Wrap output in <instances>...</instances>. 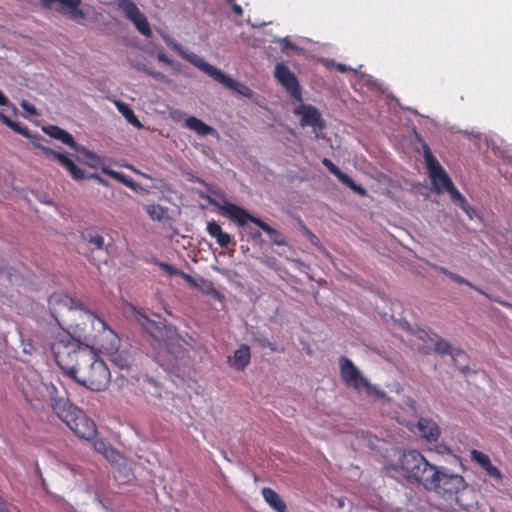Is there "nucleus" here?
<instances>
[{"label":"nucleus","mask_w":512,"mask_h":512,"mask_svg":"<svg viewBox=\"0 0 512 512\" xmlns=\"http://www.w3.org/2000/svg\"><path fill=\"white\" fill-rule=\"evenodd\" d=\"M52 351L60 369L75 382L94 391L108 386L109 369L90 349L60 339L52 344Z\"/></svg>","instance_id":"1"},{"label":"nucleus","mask_w":512,"mask_h":512,"mask_svg":"<svg viewBox=\"0 0 512 512\" xmlns=\"http://www.w3.org/2000/svg\"><path fill=\"white\" fill-rule=\"evenodd\" d=\"M399 468L405 478L421 484L447 501L458 502L457 494L467 486L458 474H449L431 465L419 452H404L399 460Z\"/></svg>","instance_id":"2"},{"label":"nucleus","mask_w":512,"mask_h":512,"mask_svg":"<svg viewBox=\"0 0 512 512\" xmlns=\"http://www.w3.org/2000/svg\"><path fill=\"white\" fill-rule=\"evenodd\" d=\"M68 334L71 342L104 354L112 353L121 345L119 335L106 322H76L68 328Z\"/></svg>","instance_id":"3"},{"label":"nucleus","mask_w":512,"mask_h":512,"mask_svg":"<svg viewBox=\"0 0 512 512\" xmlns=\"http://www.w3.org/2000/svg\"><path fill=\"white\" fill-rule=\"evenodd\" d=\"M173 48L188 62L206 73L215 81L222 84L224 87L233 90L246 98H252L253 91L245 84L232 79L230 76L223 73L220 69L214 67L195 53H187L183 50L182 46L178 43L173 45Z\"/></svg>","instance_id":"4"},{"label":"nucleus","mask_w":512,"mask_h":512,"mask_svg":"<svg viewBox=\"0 0 512 512\" xmlns=\"http://www.w3.org/2000/svg\"><path fill=\"white\" fill-rule=\"evenodd\" d=\"M183 343L184 340L178 337L159 351L158 359L165 369L179 371L189 364L188 350Z\"/></svg>","instance_id":"5"},{"label":"nucleus","mask_w":512,"mask_h":512,"mask_svg":"<svg viewBox=\"0 0 512 512\" xmlns=\"http://www.w3.org/2000/svg\"><path fill=\"white\" fill-rule=\"evenodd\" d=\"M59 418L80 438L91 439L96 434V425L83 411L72 405Z\"/></svg>","instance_id":"6"},{"label":"nucleus","mask_w":512,"mask_h":512,"mask_svg":"<svg viewBox=\"0 0 512 512\" xmlns=\"http://www.w3.org/2000/svg\"><path fill=\"white\" fill-rule=\"evenodd\" d=\"M417 138L422 147L423 157L426 163L429 177L434 186V190L437 193H442L445 191L446 187L452 183V180L448 176L445 169L438 162L436 157L433 155L429 145L419 135H417Z\"/></svg>","instance_id":"7"},{"label":"nucleus","mask_w":512,"mask_h":512,"mask_svg":"<svg viewBox=\"0 0 512 512\" xmlns=\"http://www.w3.org/2000/svg\"><path fill=\"white\" fill-rule=\"evenodd\" d=\"M211 203L217 206L222 214L228 216L232 221H235L239 226H244L248 221L252 222L267 234L275 233V229L268 225L266 222L258 217L251 215L245 208L224 200L222 204L215 201Z\"/></svg>","instance_id":"8"},{"label":"nucleus","mask_w":512,"mask_h":512,"mask_svg":"<svg viewBox=\"0 0 512 512\" xmlns=\"http://www.w3.org/2000/svg\"><path fill=\"white\" fill-rule=\"evenodd\" d=\"M49 308L51 311V315L54 320H58L57 313H60L62 310L66 309L70 310H80L83 313L80 315L82 317H87L91 320H101L94 312L86 308L82 303L76 301L69 295L65 293H53L50 295L49 300Z\"/></svg>","instance_id":"9"},{"label":"nucleus","mask_w":512,"mask_h":512,"mask_svg":"<svg viewBox=\"0 0 512 512\" xmlns=\"http://www.w3.org/2000/svg\"><path fill=\"white\" fill-rule=\"evenodd\" d=\"M51 391H53V383L44 381L34 373L29 380V389L24 391V397L32 407L43 409V404L48 402Z\"/></svg>","instance_id":"10"},{"label":"nucleus","mask_w":512,"mask_h":512,"mask_svg":"<svg viewBox=\"0 0 512 512\" xmlns=\"http://www.w3.org/2000/svg\"><path fill=\"white\" fill-rule=\"evenodd\" d=\"M117 6L124 12L126 18L135 25L139 33L145 37L152 36V30L146 16L132 0H117Z\"/></svg>","instance_id":"11"},{"label":"nucleus","mask_w":512,"mask_h":512,"mask_svg":"<svg viewBox=\"0 0 512 512\" xmlns=\"http://www.w3.org/2000/svg\"><path fill=\"white\" fill-rule=\"evenodd\" d=\"M274 77L285 88L292 99L302 101V93L296 75L284 63L275 65Z\"/></svg>","instance_id":"12"},{"label":"nucleus","mask_w":512,"mask_h":512,"mask_svg":"<svg viewBox=\"0 0 512 512\" xmlns=\"http://www.w3.org/2000/svg\"><path fill=\"white\" fill-rule=\"evenodd\" d=\"M294 114L301 116L300 125L302 127L311 126L315 133V138H320V132L325 128L326 123L316 107L302 103L294 109Z\"/></svg>","instance_id":"13"},{"label":"nucleus","mask_w":512,"mask_h":512,"mask_svg":"<svg viewBox=\"0 0 512 512\" xmlns=\"http://www.w3.org/2000/svg\"><path fill=\"white\" fill-rule=\"evenodd\" d=\"M142 327L162 347L179 337L176 328L169 322H143Z\"/></svg>","instance_id":"14"},{"label":"nucleus","mask_w":512,"mask_h":512,"mask_svg":"<svg viewBox=\"0 0 512 512\" xmlns=\"http://www.w3.org/2000/svg\"><path fill=\"white\" fill-rule=\"evenodd\" d=\"M341 375L344 382L353 388L359 389L365 387L368 390L371 389V385L368 381L360 374L359 370L354 364L346 357L342 356L339 359Z\"/></svg>","instance_id":"15"},{"label":"nucleus","mask_w":512,"mask_h":512,"mask_svg":"<svg viewBox=\"0 0 512 512\" xmlns=\"http://www.w3.org/2000/svg\"><path fill=\"white\" fill-rule=\"evenodd\" d=\"M35 146L41 149L44 154L48 157H51L57 160L61 166L67 169L72 176L73 179L80 181L86 177L85 171L77 166L71 158L65 153L57 152L49 147L42 146L40 144H35Z\"/></svg>","instance_id":"16"},{"label":"nucleus","mask_w":512,"mask_h":512,"mask_svg":"<svg viewBox=\"0 0 512 512\" xmlns=\"http://www.w3.org/2000/svg\"><path fill=\"white\" fill-rule=\"evenodd\" d=\"M41 2L44 7L69 15L72 19L84 17V12L79 8L81 0H41Z\"/></svg>","instance_id":"17"},{"label":"nucleus","mask_w":512,"mask_h":512,"mask_svg":"<svg viewBox=\"0 0 512 512\" xmlns=\"http://www.w3.org/2000/svg\"><path fill=\"white\" fill-rule=\"evenodd\" d=\"M403 328L412 332L418 341L417 348L423 354H429L432 351L433 344L437 341L438 335L431 333L423 328L413 329L409 322H403Z\"/></svg>","instance_id":"18"},{"label":"nucleus","mask_w":512,"mask_h":512,"mask_svg":"<svg viewBox=\"0 0 512 512\" xmlns=\"http://www.w3.org/2000/svg\"><path fill=\"white\" fill-rule=\"evenodd\" d=\"M321 162L331 174H333L342 184L349 187L353 192L360 196L367 195V190L363 186L357 184L351 177L341 171V169L336 166L330 159L323 158Z\"/></svg>","instance_id":"19"},{"label":"nucleus","mask_w":512,"mask_h":512,"mask_svg":"<svg viewBox=\"0 0 512 512\" xmlns=\"http://www.w3.org/2000/svg\"><path fill=\"white\" fill-rule=\"evenodd\" d=\"M47 403L58 417L73 405L67 398L66 391L61 384L57 386L54 383L53 391L50 392Z\"/></svg>","instance_id":"20"},{"label":"nucleus","mask_w":512,"mask_h":512,"mask_svg":"<svg viewBox=\"0 0 512 512\" xmlns=\"http://www.w3.org/2000/svg\"><path fill=\"white\" fill-rule=\"evenodd\" d=\"M251 358L250 348L246 344L240 345V347L228 356L227 363L230 367L237 371H243L249 364Z\"/></svg>","instance_id":"21"},{"label":"nucleus","mask_w":512,"mask_h":512,"mask_svg":"<svg viewBox=\"0 0 512 512\" xmlns=\"http://www.w3.org/2000/svg\"><path fill=\"white\" fill-rule=\"evenodd\" d=\"M206 231L209 236L214 238L216 243L222 248H227L232 243L231 235L224 232L221 226L214 220L207 223Z\"/></svg>","instance_id":"22"},{"label":"nucleus","mask_w":512,"mask_h":512,"mask_svg":"<svg viewBox=\"0 0 512 512\" xmlns=\"http://www.w3.org/2000/svg\"><path fill=\"white\" fill-rule=\"evenodd\" d=\"M44 132L50 137L61 141L63 144L69 146L73 150L78 145L74 137L69 132L60 128L59 126L50 125L44 128Z\"/></svg>","instance_id":"23"},{"label":"nucleus","mask_w":512,"mask_h":512,"mask_svg":"<svg viewBox=\"0 0 512 512\" xmlns=\"http://www.w3.org/2000/svg\"><path fill=\"white\" fill-rule=\"evenodd\" d=\"M471 458L474 462L480 465L488 473V475L495 478H501L500 471L497 467L492 465L488 455L478 450H472Z\"/></svg>","instance_id":"24"},{"label":"nucleus","mask_w":512,"mask_h":512,"mask_svg":"<svg viewBox=\"0 0 512 512\" xmlns=\"http://www.w3.org/2000/svg\"><path fill=\"white\" fill-rule=\"evenodd\" d=\"M417 427L422 437L426 438L428 441H437L440 431L435 422L428 419H419Z\"/></svg>","instance_id":"25"},{"label":"nucleus","mask_w":512,"mask_h":512,"mask_svg":"<svg viewBox=\"0 0 512 512\" xmlns=\"http://www.w3.org/2000/svg\"><path fill=\"white\" fill-rule=\"evenodd\" d=\"M185 126L197 133L199 136H207L216 133V130L213 127L207 125L205 122L195 116L188 117L185 120Z\"/></svg>","instance_id":"26"},{"label":"nucleus","mask_w":512,"mask_h":512,"mask_svg":"<svg viewBox=\"0 0 512 512\" xmlns=\"http://www.w3.org/2000/svg\"><path fill=\"white\" fill-rule=\"evenodd\" d=\"M445 191L448 192L451 200L457 204L470 218H472V207L467 203L465 197L459 192L453 182L446 187Z\"/></svg>","instance_id":"27"},{"label":"nucleus","mask_w":512,"mask_h":512,"mask_svg":"<svg viewBox=\"0 0 512 512\" xmlns=\"http://www.w3.org/2000/svg\"><path fill=\"white\" fill-rule=\"evenodd\" d=\"M110 360L121 369H129L133 363L131 355L127 351H120L116 348L112 353H106Z\"/></svg>","instance_id":"28"},{"label":"nucleus","mask_w":512,"mask_h":512,"mask_svg":"<svg viewBox=\"0 0 512 512\" xmlns=\"http://www.w3.org/2000/svg\"><path fill=\"white\" fill-rule=\"evenodd\" d=\"M74 150L82 157L85 164L92 168H98L103 163V159L100 156L82 145L78 144Z\"/></svg>","instance_id":"29"},{"label":"nucleus","mask_w":512,"mask_h":512,"mask_svg":"<svg viewBox=\"0 0 512 512\" xmlns=\"http://www.w3.org/2000/svg\"><path fill=\"white\" fill-rule=\"evenodd\" d=\"M102 172L133 190L137 188L136 182L122 172L115 171L105 166L102 167Z\"/></svg>","instance_id":"30"},{"label":"nucleus","mask_w":512,"mask_h":512,"mask_svg":"<svg viewBox=\"0 0 512 512\" xmlns=\"http://www.w3.org/2000/svg\"><path fill=\"white\" fill-rule=\"evenodd\" d=\"M0 121L3 124H5L6 126H8L9 128H11L16 133H18L24 137H27V138L32 137L28 127L21 125L19 122H15V121L11 120L8 116H6L2 112H0Z\"/></svg>","instance_id":"31"},{"label":"nucleus","mask_w":512,"mask_h":512,"mask_svg":"<svg viewBox=\"0 0 512 512\" xmlns=\"http://www.w3.org/2000/svg\"><path fill=\"white\" fill-rule=\"evenodd\" d=\"M116 106L119 112L125 117L128 123L132 124L137 128L142 127V123L139 121V119L135 115L134 111L129 107V105L123 102H117Z\"/></svg>","instance_id":"32"},{"label":"nucleus","mask_w":512,"mask_h":512,"mask_svg":"<svg viewBox=\"0 0 512 512\" xmlns=\"http://www.w3.org/2000/svg\"><path fill=\"white\" fill-rule=\"evenodd\" d=\"M146 213L154 221H162L167 217V208L160 204H149L145 207Z\"/></svg>","instance_id":"33"},{"label":"nucleus","mask_w":512,"mask_h":512,"mask_svg":"<svg viewBox=\"0 0 512 512\" xmlns=\"http://www.w3.org/2000/svg\"><path fill=\"white\" fill-rule=\"evenodd\" d=\"M83 238L86 240L89 244L93 245L95 249L102 250L104 249L105 242L104 238L94 232V231H86L83 233Z\"/></svg>","instance_id":"34"},{"label":"nucleus","mask_w":512,"mask_h":512,"mask_svg":"<svg viewBox=\"0 0 512 512\" xmlns=\"http://www.w3.org/2000/svg\"><path fill=\"white\" fill-rule=\"evenodd\" d=\"M199 289L202 290L206 295L211 296L213 299L222 300V294L214 287L211 281L202 279V286L199 285Z\"/></svg>","instance_id":"35"},{"label":"nucleus","mask_w":512,"mask_h":512,"mask_svg":"<svg viewBox=\"0 0 512 512\" xmlns=\"http://www.w3.org/2000/svg\"><path fill=\"white\" fill-rule=\"evenodd\" d=\"M432 349H434V351L440 355L449 354L451 352L450 344L443 340L441 337L437 338V341L434 342Z\"/></svg>","instance_id":"36"},{"label":"nucleus","mask_w":512,"mask_h":512,"mask_svg":"<svg viewBox=\"0 0 512 512\" xmlns=\"http://www.w3.org/2000/svg\"><path fill=\"white\" fill-rule=\"evenodd\" d=\"M157 265L169 276H180L182 272V270L166 262L157 261Z\"/></svg>","instance_id":"37"},{"label":"nucleus","mask_w":512,"mask_h":512,"mask_svg":"<svg viewBox=\"0 0 512 512\" xmlns=\"http://www.w3.org/2000/svg\"><path fill=\"white\" fill-rule=\"evenodd\" d=\"M104 457L113 464H120L121 460H123L122 455L112 447L106 451Z\"/></svg>","instance_id":"38"},{"label":"nucleus","mask_w":512,"mask_h":512,"mask_svg":"<svg viewBox=\"0 0 512 512\" xmlns=\"http://www.w3.org/2000/svg\"><path fill=\"white\" fill-rule=\"evenodd\" d=\"M450 279L458 284H465V285L469 286L470 288L478 291L479 293H483L482 290L477 288L473 283H471L470 281H468L467 279H465L464 277H462L456 273L451 274Z\"/></svg>","instance_id":"39"},{"label":"nucleus","mask_w":512,"mask_h":512,"mask_svg":"<svg viewBox=\"0 0 512 512\" xmlns=\"http://www.w3.org/2000/svg\"><path fill=\"white\" fill-rule=\"evenodd\" d=\"M144 72L153 77L157 81H161L164 83L169 82L168 78L163 73L155 71L152 68H144Z\"/></svg>","instance_id":"40"},{"label":"nucleus","mask_w":512,"mask_h":512,"mask_svg":"<svg viewBox=\"0 0 512 512\" xmlns=\"http://www.w3.org/2000/svg\"><path fill=\"white\" fill-rule=\"evenodd\" d=\"M272 243L277 246H284L286 245V242L282 235L275 229V233L268 234Z\"/></svg>","instance_id":"41"},{"label":"nucleus","mask_w":512,"mask_h":512,"mask_svg":"<svg viewBox=\"0 0 512 512\" xmlns=\"http://www.w3.org/2000/svg\"><path fill=\"white\" fill-rule=\"evenodd\" d=\"M180 277H182L190 286H193L195 288L199 287L198 282L190 274L185 273L184 271H182L181 274H180Z\"/></svg>","instance_id":"42"},{"label":"nucleus","mask_w":512,"mask_h":512,"mask_svg":"<svg viewBox=\"0 0 512 512\" xmlns=\"http://www.w3.org/2000/svg\"><path fill=\"white\" fill-rule=\"evenodd\" d=\"M225 1L227 2V4H229L232 7V10L236 15H238V16L243 15V9L239 4L236 3V0H225Z\"/></svg>","instance_id":"43"},{"label":"nucleus","mask_w":512,"mask_h":512,"mask_svg":"<svg viewBox=\"0 0 512 512\" xmlns=\"http://www.w3.org/2000/svg\"><path fill=\"white\" fill-rule=\"evenodd\" d=\"M225 1L227 2V4H229L232 7V10L236 15H238V16L243 15V9L239 4L236 3V0H225Z\"/></svg>","instance_id":"44"},{"label":"nucleus","mask_w":512,"mask_h":512,"mask_svg":"<svg viewBox=\"0 0 512 512\" xmlns=\"http://www.w3.org/2000/svg\"><path fill=\"white\" fill-rule=\"evenodd\" d=\"M111 446L107 445L103 441H98L95 443V448L98 452H100L103 456L106 454V451L110 449Z\"/></svg>","instance_id":"45"},{"label":"nucleus","mask_w":512,"mask_h":512,"mask_svg":"<svg viewBox=\"0 0 512 512\" xmlns=\"http://www.w3.org/2000/svg\"><path fill=\"white\" fill-rule=\"evenodd\" d=\"M21 107L27 111L28 113L32 114V115H35L36 114V109L33 105L29 104L27 101L23 100L22 103H21Z\"/></svg>","instance_id":"46"},{"label":"nucleus","mask_w":512,"mask_h":512,"mask_svg":"<svg viewBox=\"0 0 512 512\" xmlns=\"http://www.w3.org/2000/svg\"><path fill=\"white\" fill-rule=\"evenodd\" d=\"M304 230H305L306 235L308 236L309 240L311 241V243L314 245H318L319 244L318 237L313 232H311L308 228L305 227Z\"/></svg>","instance_id":"47"},{"label":"nucleus","mask_w":512,"mask_h":512,"mask_svg":"<svg viewBox=\"0 0 512 512\" xmlns=\"http://www.w3.org/2000/svg\"><path fill=\"white\" fill-rule=\"evenodd\" d=\"M88 178H91V179H94L96 180L99 184L103 185V186H107L108 185V182L102 178L101 176H99L98 174L96 173H92L88 176Z\"/></svg>","instance_id":"48"},{"label":"nucleus","mask_w":512,"mask_h":512,"mask_svg":"<svg viewBox=\"0 0 512 512\" xmlns=\"http://www.w3.org/2000/svg\"><path fill=\"white\" fill-rule=\"evenodd\" d=\"M157 59L160 61V62H164L166 64H169L171 65L173 62L170 58L167 57V55L163 52H160L157 54Z\"/></svg>","instance_id":"49"},{"label":"nucleus","mask_w":512,"mask_h":512,"mask_svg":"<svg viewBox=\"0 0 512 512\" xmlns=\"http://www.w3.org/2000/svg\"><path fill=\"white\" fill-rule=\"evenodd\" d=\"M281 43L283 44V46H284L285 48H290V49H294V48H296V45H295L293 42H291L287 37H286V38H283V39L281 40Z\"/></svg>","instance_id":"50"},{"label":"nucleus","mask_w":512,"mask_h":512,"mask_svg":"<svg viewBox=\"0 0 512 512\" xmlns=\"http://www.w3.org/2000/svg\"><path fill=\"white\" fill-rule=\"evenodd\" d=\"M75 324H76V323H74V325H75ZM58 325H60V327H61V329H62V330L66 331V333H68V328H69L71 325H73V323H71V324H70V325H68L67 327L62 326V325H61V322H58ZM61 339H64V340H72V338L69 336V334H67L65 337H61ZM59 340H60V338H59ZM56 341H58V339H57Z\"/></svg>","instance_id":"51"},{"label":"nucleus","mask_w":512,"mask_h":512,"mask_svg":"<svg viewBox=\"0 0 512 512\" xmlns=\"http://www.w3.org/2000/svg\"><path fill=\"white\" fill-rule=\"evenodd\" d=\"M8 104L7 97L3 94L2 91H0V106H5Z\"/></svg>","instance_id":"52"},{"label":"nucleus","mask_w":512,"mask_h":512,"mask_svg":"<svg viewBox=\"0 0 512 512\" xmlns=\"http://www.w3.org/2000/svg\"><path fill=\"white\" fill-rule=\"evenodd\" d=\"M262 346H267L270 348L271 351L275 352L278 351L276 346L273 343H270L268 341H263Z\"/></svg>","instance_id":"53"},{"label":"nucleus","mask_w":512,"mask_h":512,"mask_svg":"<svg viewBox=\"0 0 512 512\" xmlns=\"http://www.w3.org/2000/svg\"><path fill=\"white\" fill-rule=\"evenodd\" d=\"M439 270L442 274H444L445 276H447L449 278H451V274H453V272L449 271L447 268H444V267H440Z\"/></svg>","instance_id":"54"},{"label":"nucleus","mask_w":512,"mask_h":512,"mask_svg":"<svg viewBox=\"0 0 512 512\" xmlns=\"http://www.w3.org/2000/svg\"><path fill=\"white\" fill-rule=\"evenodd\" d=\"M336 69L339 72H346L347 71V67L344 64H341V63L337 64Z\"/></svg>","instance_id":"55"},{"label":"nucleus","mask_w":512,"mask_h":512,"mask_svg":"<svg viewBox=\"0 0 512 512\" xmlns=\"http://www.w3.org/2000/svg\"><path fill=\"white\" fill-rule=\"evenodd\" d=\"M134 171H135L137 174H139V175H141L142 177H144V178L151 179V177H150V176H148V175H147V174H145V173H142V172L137 171V170H134Z\"/></svg>","instance_id":"56"},{"label":"nucleus","mask_w":512,"mask_h":512,"mask_svg":"<svg viewBox=\"0 0 512 512\" xmlns=\"http://www.w3.org/2000/svg\"><path fill=\"white\" fill-rule=\"evenodd\" d=\"M388 470H397V465H389L387 466Z\"/></svg>","instance_id":"57"},{"label":"nucleus","mask_w":512,"mask_h":512,"mask_svg":"<svg viewBox=\"0 0 512 512\" xmlns=\"http://www.w3.org/2000/svg\"><path fill=\"white\" fill-rule=\"evenodd\" d=\"M306 352H307V354H308V355H312V350H311V348H310V347H307V348H306Z\"/></svg>","instance_id":"58"},{"label":"nucleus","mask_w":512,"mask_h":512,"mask_svg":"<svg viewBox=\"0 0 512 512\" xmlns=\"http://www.w3.org/2000/svg\"><path fill=\"white\" fill-rule=\"evenodd\" d=\"M0 512H7V510L3 508V509H0Z\"/></svg>","instance_id":"59"}]
</instances>
